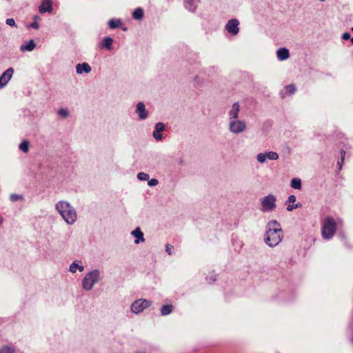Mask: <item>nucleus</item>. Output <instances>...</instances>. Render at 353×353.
<instances>
[{
  "label": "nucleus",
  "instance_id": "obj_1",
  "mask_svg": "<svg viewBox=\"0 0 353 353\" xmlns=\"http://www.w3.org/2000/svg\"><path fill=\"white\" fill-rule=\"evenodd\" d=\"M265 229V243L271 248L276 246L283 238L281 224L276 220H271L267 223Z\"/></svg>",
  "mask_w": 353,
  "mask_h": 353
},
{
  "label": "nucleus",
  "instance_id": "obj_2",
  "mask_svg": "<svg viewBox=\"0 0 353 353\" xmlns=\"http://www.w3.org/2000/svg\"><path fill=\"white\" fill-rule=\"evenodd\" d=\"M55 208L67 224L73 225L77 221V211L68 201L63 200L58 201Z\"/></svg>",
  "mask_w": 353,
  "mask_h": 353
},
{
  "label": "nucleus",
  "instance_id": "obj_3",
  "mask_svg": "<svg viewBox=\"0 0 353 353\" xmlns=\"http://www.w3.org/2000/svg\"><path fill=\"white\" fill-rule=\"evenodd\" d=\"M102 279L101 272L94 269L88 272L82 280V288L86 291H90L94 285Z\"/></svg>",
  "mask_w": 353,
  "mask_h": 353
},
{
  "label": "nucleus",
  "instance_id": "obj_4",
  "mask_svg": "<svg viewBox=\"0 0 353 353\" xmlns=\"http://www.w3.org/2000/svg\"><path fill=\"white\" fill-rule=\"evenodd\" d=\"M336 230V223L334 219L328 216L325 219L322 226V236L325 239H330L334 235Z\"/></svg>",
  "mask_w": 353,
  "mask_h": 353
},
{
  "label": "nucleus",
  "instance_id": "obj_5",
  "mask_svg": "<svg viewBox=\"0 0 353 353\" xmlns=\"http://www.w3.org/2000/svg\"><path fill=\"white\" fill-rule=\"evenodd\" d=\"M276 196L272 194H269L268 195L265 196L262 200H261V210L263 212H272L273 211L276 207Z\"/></svg>",
  "mask_w": 353,
  "mask_h": 353
},
{
  "label": "nucleus",
  "instance_id": "obj_6",
  "mask_svg": "<svg viewBox=\"0 0 353 353\" xmlns=\"http://www.w3.org/2000/svg\"><path fill=\"white\" fill-rule=\"evenodd\" d=\"M151 301L147 299H139L134 301L131 305V311L134 314H139L143 311V310L149 307L151 305Z\"/></svg>",
  "mask_w": 353,
  "mask_h": 353
},
{
  "label": "nucleus",
  "instance_id": "obj_7",
  "mask_svg": "<svg viewBox=\"0 0 353 353\" xmlns=\"http://www.w3.org/2000/svg\"><path fill=\"white\" fill-rule=\"evenodd\" d=\"M246 129V124L244 121L234 119L231 120L229 123V130L233 134H240L244 132Z\"/></svg>",
  "mask_w": 353,
  "mask_h": 353
},
{
  "label": "nucleus",
  "instance_id": "obj_8",
  "mask_svg": "<svg viewBox=\"0 0 353 353\" xmlns=\"http://www.w3.org/2000/svg\"><path fill=\"white\" fill-rule=\"evenodd\" d=\"M239 22L236 19H230L226 23L225 29L229 33L236 35L239 32Z\"/></svg>",
  "mask_w": 353,
  "mask_h": 353
},
{
  "label": "nucleus",
  "instance_id": "obj_9",
  "mask_svg": "<svg viewBox=\"0 0 353 353\" xmlns=\"http://www.w3.org/2000/svg\"><path fill=\"white\" fill-rule=\"evenodd\" d=\"M14 73V69L12 68H8L5 72L0 76V88H3L9 82Z\"/></svg>",
  "mask_w": 353,
  "mask_h": 353
},
{
  "label": "nucleus",
  "instance_id": "obj_10",
  "mask_svg": "<svg viewBox=\"0 0 353 353\" xmlns=\"http://www.w3.org/2000/svg\"><path fill=\"white\" fill-rule=\"evenodd\" d=\"M165 130V125L162 122H158L155 124L154 130L152 132V137L156 141H161L163 136L161 134V132Z\"/></svg>",
  "mask_w": 353,
  "mask_h": 353
},
{
  "label": "nucleus",
  "instance_id": "obj_11",
  "mask_svg": "<svg viewBox=\"0 0 353 353\" xmlns=\"http://www.w3.org/2000/svg\"><path fill=\"white\" fill-rule=\"evenodd\" d=\"M135 112L141 120H145L148 117V112L146 110L145 105L143 102H139L137 104Z\"/></svg>",
  "mask_w": 353,
  "mask_h": 353
},
{
  "label": "nucleus",
  "instance_id": "obj_12",
  "mask_svg": "<svg viewBox=\"0 0 353 353\" xmlns=\"http://www.w3.org/2000/svg\"><path fill=\"white\" fill-rule=\"evenodd\" d=\"M130 234L136 239L134 240L135 244H139L141 242L145 241L144 234L139 227L136 228Z\"/></svg>",
  "mask_w": 353,
  "mask_h": 353
},
{
  "label": "nucleus",
  "instance_id": "obj_13",
  "mask_svg": "<svg viewBox=\"0 0 353 353\" xmlns=\"http://www.w3.org/2000/svg\"><path fill=\"white\" fill-rule=\"evenodd\" d=\"M39 11L41 14H43L46 12H52V7L51 1L43 0L41 5L39 7Z\"/></svg>",
  "mask_w": 353,
  "mask_h": 353
},
{
  "label": "nucleus",
  "instance_id": "obj_14",
  "mask_svg": "<svg viewBox=\"0 0 353 353\" xmlns=\"http://www.w3.org/2000/svg\"><path fill=\"white\" fill-rule=\"evenodd\" d=\"M240 111V105L239 102L233 103L231 110L228 112L230 119H237Z\"/></svg>",
  "mask_w": 353,
  "mask_h": 353
},
{
  "label": "nucleus",
  "instance_id": "obj_15",
  "mask_svg": "<svg viewBox=\"0 0 353 353\" xmlns=\"http://www.w3.org/2000/svg\"><path fill=\"white\" fill-rule=\"evenodd\" d=\"M91 70L92 68L90 65L86 62L78 63L76 65V72L79 74H82L83 72L85 73H89L91 71Z\"/></svg>",
  "mask_w": 353,
  "mask_h": 353
},
{
  "label": "nucleus",
  "instance_id": "obj_16",
  "mask_svg": "<svg viewBox=\"0 0 353 353\" xmlns=\"http://www.w3.org/2000/svg\"><path fill=\"white\" fill-rule=\"evenodd\" d=\"M36 47V43L34 40L31 39L28 41L26 43L22 44L20 46V50L22 52H32Z\"/></svg>",
  "mask_w": 353,
  "mask_h": 353
},
{
  "label": "nucleus",
  "instance_id": "obj_17",
  "mask_svg": "<svg viewBox=\"0 0 353 353\" xmlns=\"http://www.w3.org/2000/svg\"><path fill=\"white\" fill-rule=\"evenodd\" d=\"M184 6L191 12H195L197 8V2L196 0H184Z\"/></svg>",
  "mask_w": 353,
  "mask_h": 353
},
{
  "label": "nucleus",
  "instance_id": "obj_18",
  "mask_svg": "<svg viewBox=\"0 0 353 353\" xmlns=\"http://www.w3.org/2000/svg\"><path fill=\"white\" fill-rule=\"evenodd\" d=\"M276 56L280 61L286 60L290 56L289 50L285 48H279L276 51Z\"/></svg>",
  "mask_w": 353,
  "mask_h": 353
},
{
  "label": "nucleus",
  "instance_id": "obj_19",
  "mask_svg": "<svg viewBox=\"0 0 353 353\" xmlns=\"http://www.w3.org/2000/svg\"><path fill=\"white\" fill-rule=\"evenodd\" d=\"M113 39L110 37H105L100 45L101 48H105L108 50H112Z\"/></svg>",
  "mask_w": 353,
  "mask_h": 353
},
{
  "label": "nucleus",
  "instance_id": "obj_20",
  "mask_svg": "<svg viewBox=\"0 0 353 353\" xmlns=\"http://www.w3.org/2000/svg\"><path fill=\"white\" fill-rule=\"evenodd\" d=\"M144 16V10L142 8H136L132 12V17L135 20H141Z\"/></svg>",
  "mask_w": 353,
  "mask_h": 353
},
{
  "label": "nucleus",
  "instance_id": "obj_21",
  "mask_svg": "<svg viewBox=\"0 0 353 353\" xmlns=\"http://www.w3.org/2000/svg\"><path fill=\"white\" fill-rule=\"evenodd\" d=\"M173 306L172 305H164L161 308V314L162 316H166L172 312Z\"/></svg>",
  "mask_w": 353,
  "mask_h": 353
},
{
  "label": "nucleus",
  "instance_id": "obj_22",
  "mask_svg": "<svg viewBox=\"0 0 353 353\" xmlns=\"http://www.w3.org/2000/svg\"><path fill=\"white\" fill-rule=\"evenodd\" d=\"M77 270H79V272H83L84 270V267L83 265H79L75 262H73L70 264L69 268V271L72 273H75Z\"/></svg>",
  "mask_w": 353,
  "mask_h": 353
},
{
  "label": "nucleus",
  "instance_id": "obj_23",
  "mask_svg": "<svg viewBox=\"0 0 353 353\" xmlns=\"http://www.w3.org/2000/svg\"><path fill=\"white\" fill-rule=\"evenodd\" d=\"M122 24L121 21L120 19H111L108 21V25L110 28L115 29L119 28Z\"/></svg>",
  "mask_w": 353,
  "mask_h": 353
},
{
  "label": "nucleus",
  "instance_id": "obj_24",
  "mask_svg": "<svg viewBox=\"0 0 353 353\" xmlns=\"http://www.w3.org/2000/svg\"><path fill=\"white\" fill-rule=\"evenodd\" d=\"M290 185L294 189L300 190L301 189V180L299 178H294L291 180Z\"/></svg>",
  "mask_w": 353,
  "mask_h": 353
},
{
  "label": "nucleus",
  "instance_id": "obj_25",
  "mask_svg": "<svg viewBox=\"0 0 353 353\" xmlns=\"http://www.w3.org/2000/svg\"><path fill=\"white\" fill-rule=\"evenodd\" d=\"M29 145H30V143L27 140H23L20 144H19V149L23 152H28V150H29Z\"/></svg>",
  "mask_w": 353,
  "mask_h": 353
},
{
  "label": "nucleus",
  "instance_id": "obj_26",
  "mask_svg": "<svg viewBox=\"0 0 353 353\" xmlns=\"http://www.w3.org/2000/svg\"><path fill=\"white\" fill-rule=\"evenodd\" d=\"M265 156L268 159L273 160V161L277 160L279 157V154L276 152H273V151H270V152H265Z\"/></svg>",
  "mask_w": 353,
  "mask_h": 353
},
{
  "label": "nucleus",
  "instance_id": "obj_27",
  "mask_svg": "<svg viewBox=\"0 0 353 353\" xmlns=\"http://www.w3.org/2000/svg\"><path fill=\"white\" fill-rule=\"evenodd\" d=\"M345 154H346L345 151L343 149H341V159L337 163L339 170H341L343 164L344 163Z\"/></svg>",
  "mask_w": 353,
  "mask_h": 353
},
{
  "label": "nucleus",
  "instance_id": "obj_28",
  "mask_svg": "<svg viewBox=\"0 0 353 353\" xmlns=\"http://www.w3.org/2000/svg\"><path fill=\"white\" fill-rule=\"evenodd\" d=\"M345 154H346L345 151L343 149H341V159L337 163L339 170H341L343 164L344 163Z\"/></svg>",
  "mask_w": 353,
  "mask_h": 353
},
{
  "label": "nucleus",
  "instance_id": "obj_29",
  "mask_svg": "<svg viewBox=\"0 0 353 353\" xmlns=\"http://www.w3.org/2000/svg\"><path fill=\"white\" fill-rule=\"evenodd\" d=\"M286 92L289 94H293L296 91V88L294 84H290L285 86Z\"/></svg>",
  "mask_w": 353,
  "mask_h": 353
},
{
  "label": "nucleus",
  "instance_id": "obj_30",
  "mask_svg": "<svg viewBox=\"0 0 353 353\" xmlns=\"http://www.w3.org/2000/svg\"><path fill=\"white\" fill-rule=\"evenodd\" d=\"M10 199L12 202H16L18 201L23 200V196L21 194H17L13 193L10 195Z\"/></svg>",
  "mask_w": 353,
  "mask_h": 353
},
{
  "label": "nucleus",
  "instance_id": "obj_31",
  "mask_svg": "<svg viewBox=\"0 0 353 353\" xmlns=\"http://www.w3.org/2000/svg\"><path fill=\"white\" fill-rule=\"evenodd\" d=\"M0 353H15V350L12 347L4 345L0 349Z\"/></svg>",
  "mask_w": 353,
  "mask_h": 353
},
{
  "label": "nucleus",
  "instance_id": "obj_32",
  "mask_svg": "<svg viewBox=\"0 0 353 353\" xmlns=\"http://www.w3.org/2000/svg\"><path fill=\"white\" fill-rule=\"evenodd\" d=\"M137 179L140 181H148L150 179V175L145 172H139L137 174Z\"/></svg>",
  "mask_w": 353,
  "mask_h": 353
},
{
  "label": "nucleus",
  "instance_id": "obj_33",
  "mask_svg": "<svg viewBox=\"0 0 353 353\" xmlns=\"http://www.w3.org/2000/svg\"><path fill=\"white\" fill-rule=\"evenodd\" d=\"M267 159V157L265 156V153H259L257 155H256V160L261 163H263L265 162Z\"/></svg>",
  "mask_w": 353,
  "mask_h": 353
},
{
  "label": "nucleus",
  "instance_id": "obj_34",
  "mask_svg": "<svg viewBox=\"0 0 353 353\" xmlns=\"http://www.w3.org/2000/svg\"><path fill=\"white\" fill-rule=\"evenodd\" d=\"M58 114L63 118H66L69 115V112L66 108H61L58 111Z\"/></svg>",
  "mask_w": 353,
  "mask_h": 353
},
{
  "label": "nucleus",
  "instance_id": "obj_35",
  "mask_svg": "<svg viewBox=\"0 0 353 353\" xmlns=\"http://www.w3.org/2000/svg\"><path fill=\"white\" fill-rule=\"evenodd\" d=\"M159 181L157 179H152L148 180V185L150 187H154L158 185Z\"/></svg>",
  "mask_w": 353,
  "mask_h": 353
},
{
  "label": "nucleus",
  "instance_id": "obj_36",
  "mask_svg": "<svg viewBox=\"0 0 353 353\" xmlns=\"http://www.w3.org/2000/svg\"><path fill=\"white\" fill-rule=\"evenodd\" d=\"M6 23L11 27H16V23L13 18H8L6 20Z\"/></svg>",
  "mask_w": 353,
  "mask_h": 353
},
{
  "label": "nucleus",
  "instance_id": "obj_37",
  "mask_svg": "<svg viewBox=\"0 0 353 353\" xmlns=\"http://www.w3.org/2000/svg\"><path fill=\"white\" fill-rule=\"evenodd\" d=\"M301 206V204L300 203H298L295 205H288L287 207V210L290 212L292 211L294 209H296L298 208H300Z\"/></svg>",
  "mask_w": 353,
  "mask_h": 353
},
{
  "label": "nucleus",
  "instance_id": "obj_38",
  "mask_svg": "<svg viewBox=\"0 0 353 353\" xmlns=\"http://www.w3.org/2000/svg\"><path fill=\"white\" fill-rule=\"evenodd\" d=\"M173 249L174 247L172 245H171L170 244H166L165 251L169 255H172Z\"/></svg>",
  "mask_w": 353,
  "mask_h": 353
},
{
  "label": "nucleus",
  "instance_id": "obj_39",
  "mask_svg": "<svg viewBox=\"0 0 353 353\" xmlns=\"http://www.w3.org/2000/svg\"><path fill=\"white\" fill-rule=\"evenodd\" d=\"M296 201V196L293 194L288 196L287 202L294 203Z\"/></svg>",
  "mask_w": 353,
  "mask_h": 353
},
{
  "label": "nucleus",
  "instance_id": "obj_40",
  "mask_svg": "<svg viewBox=\"0 0 353 353\" xmlns=\"http://www.w3.org/2000/svg\"><path fill=\"white\" fill-rule=\"evenodd\" d=\"M342 39L343 40H348L349 39H350V34L349 32L343 33L342 35Z\"/></svg>",
  "mask_w": 353,
  "mask_h": 353
},
{
  "label": "nucleus",
  "instance_id": "obj_41",
  "mask_svg": "<svg viewBox=\"0 0 353 353\" xmlns=\"http://www.w3.org/2000/svg\"><path fill=\"white\" fill-rule=\"evenodd\" d=\"M30 27H32L34 29H38L39 28V24L37 21H34L30 25Z\"/></svg>",
  "mask_w": 353,
  "mask_h": 353
},
{
  "label": "nucleus",
  "instance_id": "obj_42",
  "mask_svg": "<svg viewBox=\"0 0 353 353\" xmlns=\"http://www.w3.org/2000/svg\"><path fill=\"white\" fill-rule=\"evenodd\" d=\"M206 279L208 281L209 283H212L214 282L216 279V277L214 276H212L210 277H207Z\"/></svg>",
  "mask_w": 353,
  "mask_h": 353
},
{
  "label": "nucleus",
  "instance_id": "obj_43",
  "mask_svg": "<svg viewBox=\"0 0 353 353\" xmlns=\"http://www.w3.org/2000/svg\"><path fill=\"white\" fill-rule=\"evenodd\" d=\"M135 353H145V352H143V351H139V352H135Z\"/></svg>",
  "mask_w": 353,
  "mask_h": 353
},
{
  "label": "nucleus",
  "instance_id": "obj_44",
  "mask_svg": "<svg viewBox=\"0 0 353 353\" xmlns=\"http://www.w3.org/2000/svg\"><path fill=\"white\" fill-rule=\"evenodd\" d=\"M39 16H37V15L34 16V19H35V20H36V19H39Z\"/></svg>",
  "mask_w": 353,
  "mask_h": 353
},
{
  "label": "nucleus",
  "instance_id": "obj_45",
  "mask_svg": "<svg viewBox=\"0 0 353 353\" xmlns=\"http://www.w3.org/2000/svg\"><path fill=\"white\" fill-rule=\"evenodd\" d=\"M340 236H341V238H342V239H344V238H345V236H344V235H343V234H340Z\"/></svg>",
  "mask_w": 353,
  "mask_h": 353
},
{
  "label": "nucleus",
  "instance_id": "obj_46",
  "mask_svg": "<svg viewBox=\"0 0 353 353\" xmlns=\"http://www.w3.org/2000/svg\"><path fill=\"white\" fill-rule=\"evenodd\" d=\"M122 30L125 31L127 30V28H123Z\"/></svg>",
  "mask_w": 353,
  "mask_h": 353
},
{
  "label": "nucleus",
  "instance_id": "obj_47",
  "mask_svg": "<svg viewBox=\"0 0 353 353\" xmlns=\"http://www.w3.org/2000/svg\"><path fill=\"white\" fill-rule=\"evenodd\" d=\"M350 39H351V42L353 43V37Z\"/></svg>",
  "mask_w": 353,
  "mask_h": 353
},
{
  "label": "nucleus",
  "instance_id": "obj_48",
  "mask_svg": "<svg viewBox=\"0 0 353 353\" xmlns=\"http://www.w3.org/2000/svg\"><path fill=\"white\" fill-rule=\"evenodd\" d=\"M182 163H183V160H182V159H181V160H180V163L181 164Z\"/></svg>",
  "mask_w": 353,
  "mask_h": 353
}]
</instances>
